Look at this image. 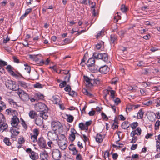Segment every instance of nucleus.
<instances>
[{
    "mask_svg": "<svg viewBox=\"0 0 160 160\" xmlns=\"http://www.w3.org/2000/svg\"><path fill=\"white\" fill-rule=\"evenodd\" d=\"M35 110L38 112H40L39 116L44 119H46L48 117L47 112L48 108L43 103L39 102L35 105Z\"/></svg>",
    "mask_w": 160,
    "mask_h": 160,
    "instance_id": "obj_1",
    "label": "nucleus"
},
{
    "mask_svg": "<svg viewBox=\"0 0 160 160\" xmlns=\"http://www.w3.org/2000/svg\"><path fill=\"white\" fill-rule=\"evenodd\" d=\"M84 80L86 82V84L87 87L89 88H92L95 84H98L100 83V81L98 79H93L90 78L87 76H83Z\"/></svg>",
    "mask_w": 160,
    "mask_h": 160,
    "instance_id": "obj_2",
    "label": "nucleus"
},
{
    "mask_svg": "<svg viewBox=\"0 0 160 160\" xmlns=\"http://www.w3.org/2000/svg\"><path fill=\"white\" fill-rule=\"evenodd\" d=\"M5 85L8 89L13 91H16L19 89V87H17V84L15 83V82H14V81L11 80H7L6 81Z\"/></svg>",
    "mask_w": 160,
    "mask_h": 160,
    "instance_id": "obj_3",
    "label": "nucleus"
},
{
    "mask_svg": "<svg viewBox=\"0 0 160 160\" xmlns=\"http://www.w3.org/2000/svg\"><path fill=\"white\" fill-rule=\"evenodd\" d=\"M93 56L97 59H101L105 62H108V55L106 53H98L95 52L93 53Z\"/></svg>",
    "mask_w": 160,
    "mask_h": 160,
    "instance_id": "obj_4",
    "label": "nucleus"
},
{
    "mask_svg": "<svg viewBox=\"0 0 160 160\" xmlns=\"http://www.w3.org/2000/svg\"><path fill=\"white\" fill-rule=\"evenodd\" d=\"M51 127L53 131H56L57 130H62L63 128L61 123L58 121H54L52 122Z\"/></svg>",
    "mask_w": 160,
    "mask_h": 160,
    "instance_id": "obj_5",
    "label": "nucleus"
},
{
    "mask_svg": "<svg viewBox=\"0 0 160 160\" xmlns=\"http://www.w3.org/2000/svg\"><path fill=\"white\" fill-rule=\"evenodd\" d=\"M18 93L21 98V99L24 101H27L30 99L28 95L24 91L19 89Z\"/></svg>",
    "mask_w": 160,
    "mask_h": 160,
    "instance_id": "obj_6",
    "label": "nucleus"
},
{
    "mask_svg": "<svg viewBox=\"0 0 160 160\" xmlns=\"http://www.w3.org/2000/svg\"><path fill=\"white\" fill-rule=\"evenodd\" d=\"M12 121L11 123L12 126L18 130L20 129V126L18 124L19 122V119L17 117H14L12 119Z\"/></svg>",
    "mask_w": 160,
    "mask_h": 160,
    "instance_id": "obj_7",
    "label": "nucleus"
},
{
    "mask_svg": "<svg viewBox=\"0 0 160 160\" xmlns=\"http://www.w3.org/2000/svg\"><path fill=\"white\" fill-rule=\"evenodd\" d=\"M52 156L55 160H60L61 157L60 151L58 149H54L52 152Z\"/></svg>",
    "mask_w": 160,
    "mask_h": 160,
    "instance_id": "obj_8",
    "label": "nucleus"
},
{
    "mask_svg": "<svg viewBox=\"0 0 160 160\" xmlns=\"http://www.w3.org/2000/svg\"><path fill=\"white\" fill-rule=\"evenodd\" d=\"M38 144L42 148H48L46 142L43 137H41L38 140Z\"/></svg>",
    "mask_w": 160,
    "mask_h": 160,
    "instance_id": "obj_9",
    "label": "nucleus"
},
{
    "mask_svg": "<svg viewBox=\"0 0 160 160\" xmlns=\"http://www.w3.org/2000/svg\"><path fill=\"white\" fill-rule=\"evenodd\" d=\"M48 138L52 140H57L58 138V135L56 133L55 131H50L48 132Z\"/></svg>",
    "mask_w": 160,
    "mask_h": 160,
    "instance_id": "obj_10",
    "label": "nucleus"
},
{
    "mask_svg": "<svg viewBox=\"0 0 160 160\" xmlns=\"http://www.w3.org/2000/svg\"><path fill=\"white\" fill-rule=\"evenodd\" d=\"M71 134H70L69 136V139L71 142H73L75 140L76 136L75 135V133H77V131L75 130L74 128H71Z\"/></svg>",
    "mask_w": 160,
    "mask_h": 160,
    "instance_id": "obj_11",
    "label": "nucleus"
},
{
    "mask_svg": "<svg viewBox=\"0 0 160 160\" xmlns=\"http://www.w3.org/2000/svg\"><path fill=\"white\" fill-rule=\"evenodd\" d=\"M109 68L107 65H104L99 67V71L102 74L107 73L109 70Z\"/></svg>",
    "mask_w": 160,
    "mask_h": 160,
    "instance_id": "obj_12",
    "label": "nucleus"
},
{
    "mask_svg": "<svg viewBox=\"0 0 160 160\" xmlns=\"http://www.w3.org/2000/svg\"><path fill=\"white\" fill-rule=\"evenodd\" d=\"M40 157L41 160H48V153L45 150L41 152Z\"/></svg>",
    "mask_w": 160,
    "mask_h": 160,
    "instance_id": "obj_13",
    "label": "nucleus"
},
{
    "mask_svg": "<svg viewBox=\"0 0 160 160\" xmlns=\"http://www.w3.org/2000/svg\"><path fill=\"white\" fill-rule=\"evenodd\" d=\"M95 60L94 58H89L87 63H85V64L89 68L91 67H92V66L95 65Z\"/></svg>",
    "mask_w": 160,
    "mask_h": 160,
    "instance_id": "obj_14",
    "label": "nucleus"
},
{
    "mask_svg": "<svg viewBox=\"0 0 160 160\" xmlns=\"http://www.w3.org/2000/svg\"><path fill=\"white\" fill-rule=\"evenodd\" d=\"M96 142L98 143H101L103 141L102 136L101 134L98 133L95 137Z\"/></svg>",
    "mask_w": 160,
    "mask_h": 160,
    "instance_id": "obj_15",
    "label": "nucleus"
},
{
    "mask_svg": "<svg viewBox=\"0 0 160 160\" xmlns=\"http://www.w3.org/2000/svg\"><path fill=\"white\" fill-rule=\"evenodd\" d=\"M43 119L42 118L41 119L40 118H37L34 120L35 123L37 125L41 126L43 123Z\"/></svg>",
    "mask_w": 160,
    "mask_h": 160,
    "instance_id": "obj_16",
    "label": "nucleus"
},
{
    "mask_svg": "<svg viewBox=\"0 0 160 160\" xmlns=\"http://www.w3.org/2000/svg\"><path fill=\"white\" fill-rule=\"evenodd\" d=\"M29 156L30 158L33 160L37 159L39 158L38 153L34 151L32 152Z\"/></svg>",
    "mask_w": 160,
    "mask_h": 160,
    "instance_id": "obj_17",
    "label": "nucleus"
},
{
    "mask_svg": "<svg viewBox=\"0 0 160 160\" xmlns=\"http://www.w3.org/2000/svg\"><path fill=\"white\" fill-rule=\"evenodd\" d=\"M99 67L97 66L94 65L92 66V67H91L89 68V70L92 72L96 73L99 71Z\"/></svg>",
    "mask_w": 160,
    "mask_h": 160,
    "instance_id": "obj_18",
    "label": "nucleus"
},
{
    "mask_svg": "<svg viewBox=\"0 0 160 160\" xmlns=\"http://www.w3.org/2000/svg\"><path fill=\"white\" fill-rule=\"evenodd\" d=\"M18 86H20L24 88H27L28 86V84L27 83L21 81H18Z\"/></svg>",
    "mask_w": 160,
    "mask_h": 160,
    "instance_id": "obj_19",
    "label": "nucleus"
},
{
    "mask_svg": "<svg viewBox=\"0 0 160 160\" xmlns=\"http://www.w3.org/2000/svg\"><path fill=\"white\" fill-rule=\"evenodd\" d=\"M117 40V38L116 35L114 34H112L110 35L111 43L115 44Z\"/></svg>",
    "mask_w": 160,
    "mask_h": 160,
    "instance_id": "obj_20",
    "label": "nucleus"
},
{
    "mask_svg": "<svg viewBox=\"0 0 160 160\" xmlns=\"http://www.w3.org/2000/svg\"><path fill=\"white\" fill-rule=\"evenodd\" d=\"M144 112L143 111L142 108L140 109L138 113V115L137 116V118L138 119H142L143 118Z\"/></svg>",
    "mask_w": 160,
    "mask_h": 160,
    "instance_id": "obj_21",
    "label": "nucleus"
},
{
    "mask_svg": "<svg viewBox=\"0 0 160 160\" xmlns=\"http://www.w3.org/2000/svg\"><path fill=\"white\" fill-rule=\"evenodd\" d=\"M36 112L33 110H31L29 113V115L31 119H34L37 116Z\"/></svg>",
    "mask_w": 160,
    "mask_h": 160,
    "instance_id": "obj_22",
    "label": "nucleus"
},
{
    "mask_svg": "<svg viewBox=\"0 0 160 160\" xmlns=\"http://www.w3.org/2000/svg\"><path fill=\"white\" fill-rule=\"evenodd\" d=\"M35 97L37 99H42L44 98L43 95L39 92L35 93Z\"/></svg>",
    "mask_w": 160,
    "mask_h": 160,
    "instance_id": "obj_23",
    "label": "nucleus"
},
{
    "mask_svg": "<svg viewBox=\"0 0 160 160\" xmlns=\"http://www.w3.org/2000/svg\"><path fill=\"white\" fill-rule=\"evenodd\" d=\"M53 99V102L56 104H59L60 102V100L58 97L56 96H53L52 97Z\"/></svg>",
    "mask_w": 160,
    "mask_h": 160,
    "instance_id": "obj_24",
    "label": "nucleus"
},
{
    "mask_svg": "<svg viewBox=\"0 0 160 160\" xmlns=\"http://www.w3.org/2000/svg\"><path fill=\"white\" fill-rule=\"evenodd\" d=\"M3 142L5 143L8 146H10L11 145V143L10 141L9 138L5 137L3 140Z\"/></svg>",
    "mask_w": 160,
    "mask_h": 160,
    "instance_id": "obj_25",
    "label": "nucleus"
},
{
    "mask_svg": "<svg viewBox=\"0 0 160 160\" xmlns=\"http://www.w3.org/2000/svg\"><path fill=\"white\" fill-rule=\"evenodd\" d=\"M19 131H18V130H17L16 129H14V130H13V134H12V135H11V138H16L15 136H17L19 134Z\"/></svg>",
    "mask_w": 160,
    "mask_h": 160,
    "instance_id": "obj_26",
    "label": "nucleus"
},
{
    "mask_svg": "<svg viewBox=\"0 0 160 160\" xmlns=\"http://www.w3.org/2000/svg\"><path fill=\"white\" fill-rule=\"evenodd\" d=\"M67 121L69 122H72L73 120L74 117L70 115H67Z\"/></svg>",
    "mask_w": 160,
    "mask_h": 160,
    "instance_id": "obj_27",
    "label": "nucleus"
},
{
    "mask_svg": "<svg viewBox=\"0 0 160 160\" xmlns=\"http://www.w3.org/2000/svg\"><path fill=\"white\" fill-rule=\"evenodd\" d=\"M59 141L58 142V144L59 146H62L65 144L67 145V140H62L61 139H58Z\"/></svg>",
    "mask_w": 160,
    "mask_h": 160,
    "instance_id": "obj_28",
    "label": "nucleus"
},
{
    "mask_svg": "<svg viewBox=\"0 0 160 160\" xmlns=\"http://www.w3.org/2000/svg\"><path fill=\"white\" fill-rule=\"evenodd\" d=\"M82 91L83 93L86 95H87L90 97H92L93 96V95L92 94L90 93V92H89L87 89H83L82 90Z\"/></svg>",
    "mask_w": 160,
    "mask_h": 160,
    "instance_id": "obj_29",
    "label": "nucleus"
},
{
    "mask_svg": "<svg viewBox=\"0 0 160 160\" xmlns=\"http://www.w3.org/2000/svg\"><path fill=\"white\" fill-rule=\"evenodd\" d=\"M109 90L108 89H105L103 90V93L104 96L103 97L106 100L108 101L107 99V97L108 95L109 94Z\"/></svg>",
    "mask_w": 160,
    "mask_h": 160,
    "instance_id": "obj_30",
    "label": "nucleus"
},
{
    "mask_svg": "<svg viewBox=\"0 0 160 160\" xmlns=\"http://www.w3.org/2000/svg\"><path fill=\"white\" fill-rule=\"evenodd\" d=\"M118 26L116 24H113L111 27L112 32H117L118 30Z\"/></svg>",
    "mask_w": 160,
    "mask_h": 160,
    "instance_id": "obj_31",
    "label": "nucleus"
},
{
    "mask_svg": "<svg viewBox=\"0 0 160 160\" xmlns=\"http://www.w3.org/2000/svg\"><path fill=\"white\" fill-rule=\"evenodd\" d=\"M120 9L122 12H125L128 11V8L124 4L121 6Z\"/></svg>",
    "mask_w": 160,
    "mask_h": 160,
    "instance_id": "obj_32",
    "label": "nucleus"
},
{
    "mask_svg": "<svg viewBox=\"0 0 160 160\" xmlns=\"http://www.w3.org/2000/svg\"><path fill=\"white\" fill-rule=\"evenodd\" d=\"M138 125V123L137 122H134L131 124H130V126L131 127L132 129H134Z\"/></svg>",
    "mask_w": 160,
    "mask_h": 160,
    "instance_id": "obj_33",
    "label": "nucleus"
},
{
    "mask_svg": "<svg viewBox=\"0 0 160 160\" xmlns=\"http://www.w3.org/2000/svg\"><path fill=\"white\" fill-rule=\"evenodd\" d=\"M109 92H110V97L112 100L113 99L115 98V91L114 90H109Z\"/></svg>",
    "mask_w": 160,
    "mask_h": 160,
    "instance_id": "obj_34",
    "label": "nucleus"
},
{
    "mask_svg": "<svg viewBox=\"0 0 160 160\" xmlns=\"http://www.w3.org/2000/svg\"><path fill=\"white\" fill-rule=\"evenodd\" d=\"M33 132L34 134L33 135V137H34L35 138L37 137V136L39 134V132L37 128H35L33 129Z\"/></svg>",
    "mask_w": 160,
    "mask_h": 160,
    "instance_id": "obj_35",
    "label": "nucleus"
},
{
    "mask_svg": "<svg viewBox=\"0 0 160 160\" xmlns=\"http://www.w3.org/2000/svg\"><path fill=\"white\" fill-rule=\"evenodd\" d=\"M24 66H25V69L27 71L28 73H30L31 69V67L27 64H24Z\"/></svg>",
    "mask_w": 160,
    "mask_h": 160,
    "instance_id": "obj_36",
    "label": "nucleus"
},
{
    "mask_svg": "<svg viewBox=\"0 0 160 160\" xmlns=\"http://www.w3.org/2000/svg\"><path fill=\"white\" fill-rule=\"evenodd\" d=\"M160 125V121L158 120H157L155 124V129L156 130H158L159 128V126Z\"/></svg>",
    "mask_w": 160,
    "mask_h": 160,
    "instance_id": "obj_37",
    "label": "nucleus"
},
{
    "mask_svg": "<svg viewBox=\"0 0 160 160\" xmlns=\"http://www.w3.org/2000/svg\"><path fill=\"white\" fill-rule=\"evenodd\" d=\"M68 94L69 95L72 97H75L77 96V93L74 91L71 90L68 92Z\"/></svg>",
    "mask_w": 160,
    "mask_h": 160,
    "instance_id": "obj_38",
    "label": "nucleus"
},
{
    "mask_svg": "<svg viewBox=\"0 0 160 160\" xmlns=\"http://www.w3.org/2000/svg\"><path fill=\"white\" fill-rule=\"evenodd\" d=\"M85 126V124L83 122H81L79 124V127L81 130H84Z\"/></svg>",
    "mask_w": 160,
    "mask_h": 160,
    "instance_id": "obj_39",
    "label": "nucleus"
},
{
    "mask_svg": "<svg viewBox=\"0 0 160 160\" xmlns=\"http://www.w3.org/2000/svg\"><path fill=\"white\" fill-rule=\"evenodd\" d=\"M67 81H62L59 84V86L60 88H62L64 87L65 86L67 85Z\"/></svg>",
    "mask_w": 160,
    "mask_h": 160,
    "instance_id": "obj_40",
    "label": "nucleus"
},
{
    "mask_svg": "<svg viewBox=\"0 0 160 160\" xmlns=\"http://www.w3.org/2000/svg\"><path fill=\"white\" fill-rule=\"evenodd\" d=\"M68 148L69 150L72 151H74L76 149V148L75 147L74 145L73 144H71L69 146Z\"/></svg>",
    "mask_w": 160,
    "mask_h": 160,
    "instance_id": "obj_41",
    "label": "nucleus"
},
{
    "mask_svg": "<svg viewBox=\"0 0 160 160\" xmlns=\"http://www.w3.org/2000/svg\"><path fill=\"white\" fill-rule=\"evenodd\" d=\"M25 142V140L24 139V138L23 137H22L18 139V143L22 144L24 143Z\"/></svg>",
    "mask_w": 160,
    "mask_h": 160,
    "instance_id": "obj_42",
    "label": "nucleus"
},
{
    "mask_svg": "<svg viewBox=\"0 0 160 160\" xmlns=\"http://www.w3.org/2000/svg\"><path fill=\"white\" fill-rule=\"evenodd\" d=\"M21 121V124L22 126L25 129H27L28 128L27 125L26 124L25 121L22 118H20Z\"/></svg>",
    "mask_w": 160,
    "mask_h": 160,
    "instance_id": "obj_43",
    "label": "nucleus"
},
{
    "mask_svg": "<svg viewBox=\"0 0 160 160\" xmlns=\"http://www.w3.org/2000/svg\"><path fill=\"white\" fill-rule=\"evenodd\" d=\"M114 102L116 105H118L121 102V100L118 98H116L115 99H114L112 100Z\"/></svg>",
    "mask_w": 160,
    "mask_h": 160,
    "instance_id": "obj_44",
    "label": "nucleus"
},
{
    "mask_svg": "<svg viewBox=\"0 0 160 160\" xmlns=\"http://www.w3.org/2000/svg\"><path fill=\"white\" fill-rule=\"evenodd\" d=\"M101 115L102 118L106 121H108V117L104 113L102 112L101 113Z\"/></svg>",
    "mask_w": 160,
    "mask_h": 160,
    "instance_id": "obj_45",
    "label": "nucleus"
},
{
    "mask_svg": "<svg viewBox=\"0 0 160 160\" xmlns=\"http://www.w3.org/2000/svg\"><path fill=\"white\" fill-rule=\"evenodd\" d=\"M71 77V74L70 73L67 74L64 78V79L66 80L65 81L67 82H69L70 81V79Z\"/></svg>",
    "mask_w": 160,
    "mask_h": 160,
    "instance_id": "obj_46",
    "label": "nucleus"
},
{
    "mask_svg": "<svg viewBox=\"0 0 160 160\" xmlns=\"http://www.w3.org/2000/svg\"><path fill=\"white\" fill-rule=\"evenodd\" d=\"M8 63L4 61L0 60V67H2L7 65Z\"/></svg>",
    "mask_w": 160,
    "mask_h": 160,
    "instance_id": "obj_47",
    "label": "nucleus"
},
{
    "mask_svg": "<svg viewBox=\"0 0 160 160\" xmlns=\"http://www.w3.org/2000/svg\"><path fill=\"white\" fill-rule=\"evenodd\" d=\"M69 70H61L58 73H60L61 74H67L69 73Z\"/></svg>",
    "mask_w": 160,
    "mask_h": 160,
    "instance_id": "obj_48",
    "label": "nucleus"
},
{
    "mask_svg": "<svg viewBox=\"0 0 160 160\" xmlns=\"http://www.w3.org/2000/svg\"><path fill=\"white\" fill-rule=\"evenodd\" d=\"M3 123L1 125V128L2 127V129L3 130H5L6 129H7L8 127V124L6 123L3 122Z\"/></svg>",
    "mask_w": 160,
    "mask_h": 160,
    "instance_id": "obj_49",
    "label": "nucleus"
},
{
    "mask_svg": "<svg viewBox=\"0 0 160 160\" xmlns=\"http://www.w3.org/2000/svg\"><path fill=\"white\" fill-rule=\"evenodd\" d=\"M58 138L59 139H61L62 140H66V138L64 134H62L60 135Z\"/></svg>",
    "mask_w": 160,
    "mask_h": 160,
    "instance_id": "obj_50",
    "label": "nucleus"
},
{
    "mask_svg": "<svg viewBox=\"0 0 160 160\" xmlns=\"http://www.w3.org/2000/svg\"><path fill=\"white\" fill-rule=\"evenodd\" d=\"M64 88V90L66 92H69L71 90V88L69 85H67Z\"/></svg>",
    "mask_w": 160,
    "mask_h": 160,
    "instance_id": "obj_51",
    "label": "nucleus"
},
{
    "mask_svg": "<svg viewBox=\"0 0 160 160\" xmlns=\"http://www.w3.org/2000/svg\"><path fill=\"white\" fill-rule=\"evenodd\" d=\"M133 108V104L129 105L126 108V111L128 110L129 112H130L131 110Z\"/></svg>",
    "mask_w": 160,
    "mask_h": 160,
    "instance_id": "obj_52",
    "label": "nucleus"
},
{
    "mask_svg": "<svg viewBox=\"0 0 160 160\" xmlns=\"http://www.w3.org/2000/svg\"><path fill=\"white\" fill-rule=\"evenodd\" d=\"M2 103L3 104V106H0V112L6 108V105L4 102H2Z\"/></svg>",
    "mask_w": 160,
    "mask_h": 160,
    "instance_id": "obj_53",
    "label": "nucleus"
},
{
    "mask_svg": "<svg viewBox=\"0 0 160 160\" xmlns=\"http://www.w3.org/2000/svg\"><path fill=\"white\" fill-rule=\"evenodd\" d=\"M133 137L132 139V140L130 142L131 143H133L136 142L137 140H138V138L136 136L132 137Z\"/></svg>",
    "mask_w": 160,
    "mask_h": 160,
    "instance_id": "obj_54",
    "label": "nucleus"
},
{
    "mask_svg": "<svg viewBox=\"0 0 160 160\" xmlns=\"http://www.w3.org/2000/svg\"><path fill=\"white\" fill-rule=\"evenodd\" d=\"M34 88H42V85L38 82L34 85Z\"/></svg>",
    "mask_w": 160,
    "mask_h": 160,
    "instance_id": "obj_55",
    "label": "nucleus"
},
{
    "mask_svg": "<svg viewBox=\"0 0 160 160\" xmlns=\"http://www.w3.org/2000/svg\"><path fill=\"white\" fill-rule=\"evenodd\" d=\"M118 34L121 37H123L125 34V32L123 30H121L118 32Z\"/></svg>",
    "mask_w": 160,
    "mask_h": 160,
    "instance_id": "obj_56",
    "label": "nucleus"
},
{
    "mask_svg": "<svg viewBox=\"0 0 160 160\" xmlns=\"http://www.w3.org/2000/svg\"><path fill=\"white\" fill-rule=\"evenodd\" d=\"M11 66L10 65H7V67H6V69L9 72L13 70Z\"/></svg>",
    "mask_w": 160,
    "mask_h": 160,
    "instance_id": "obj_57",
    "label": "nucleus"
},
{
    "mask_svg": "<svg viewBox=\"0 0 160 160\" xmlns=\"http://www.w3.org/2000/svg\"><path fill=\"white\" fill-rule=\"evenodd\" d=\"M129 123V122L128 121H125L122 122V127H127Z\"/></svg>",
    "mask_w": 160,
    "mask_h": 160,
    "instance_id": "obj_58",
    "label": "nucleus"
},
{
    "mask_svg": "<svg viewBox=\"0 0 160 160\" xmlns=\"http://www.w3.org/2000/svg\"><path fill=\"white\" fill-rule=\"evenodd\" d=\"M33 75L34 76V79H38L39 78V75L37 72H36L34 73Z\"/></svg>",
    "mask_w": 160,
    "mask_h": 160,
    "instance_id": "obj_59",
    "label": "nucleus"
},
{
    "mask_svg": "<svg viewBox=\"0 0 160 160\" xmlns=\"http://www.w3.org/2000/svg\"><path fill=\"white\" fill-rule=\"evenodd\" d=\"M148 69H143V71L142 72V74L144 75H147L148 73Z\"/></svg>",
    "mask_w": 160,
    "mask_h": 160,
    "instance_id": "obj_60",
    "label": "nucleus"
},
{
    "mask_svg": "<svg viewBox=\"0 0 160 160\" xmlns=\"http://www.w3.org/2000/svg\"><path fill=\"white\" fill-rule=\"evenodd\" d=\"M49 68L51 69H52L55 72H58L57 70V68L56 66L54 65L52 66H50L49 67Z\"/></svg>",
    "mask_w": 160,
    "mask_h": 160,
    "instance_id": "obj_61",
    "label": "nucleus"
},
{
    "mask_svg": "<svg viewBox=\"0 0 160 160\" xmlns=\"http://www.w3.org/2000/svg\"><path fill=\"white\" fill-rule=\"evenodd\" d=\"M32 8H30L29 9H27L25 10V15L27 16L32 11Z\"/></svg>",
    "mask_w": 160,
    "mask_h": 160,
    "instance_id": "obj_62",
    "label": "nucleus"
},
{
    "mask_svg": "<svg viewBox=\"0 0 160 160\" xmlns=\"http://www.w3.org/2000/svg\"><path fill=\"white\" fill-rule=\"evenodd\" d=\"M136 131L137 130L132 131L130 134V136L131 137H134L135 135H137L138 133H137Z\"/></svg>",
    "mask_w": 160,
    "mask_h": 160,
    "instance_id": "obj_63",
    "label": "nucleus"
},
{
    "mask_svg": "<svg viewBox=\"0 0 160 160\" xmlns=\"http://www.w3.org/2000/svg\"><path fill=\"white\" fill-rule=\"evenodd\" d=\"M92 121L91 120L86 122L85 124V126L86 127H88L92 124Z\"/></svg>",
    "mask_w": 160,
    "mask_h": 160,
    "instance_id": "obj_64",
    "label": "nucleus"
}]
</instances>
